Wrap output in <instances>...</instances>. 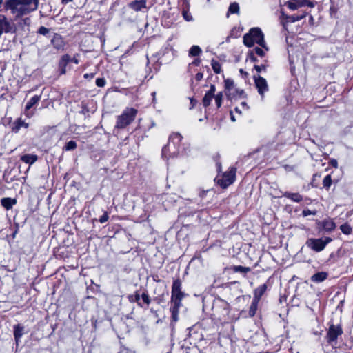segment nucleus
Returning a JSON list of instances; mask_svg holds the SVG:
<instances>
[{"instance_id":"680f3d73","label":"nucleus","mask_w":353,"mask_h":353,"mask_svg":"<svg viewBox=\"0 0 353 353\" xmlns=\"http://www.w3.org/2000/svg\"><path fill=\"white\" fill-rule=\"evenodd\" d=\"M3 0H0V6L1 5Z\"/></svg>"},{"instance_id":"a878e982","label":"nucleus","mask_w":353,"mask_h":353,"mask_svg":"<svg viewBox=\"0 0 353 353\" xmlns=\"http://www.w3.org/2000/svg\"><path fill=\"white\" fill-rule=\"evenodd\" d=\"M259 302V301H256L255 299L252 300L251 305L250 307V310H249V315L250 316L252 317V316H254L255 315L256 312L257 310Z\"/></svg>"},{"instance_id":"2eb2a0df","label":"nucleus","mask_w":353,"mask_h":353,"mask_svg":"<svg viewBox=\"0 0 353 353\" xmlns=\"http://www.w3.org/2000/svg\"><path fill=\"white\" fill-rule=\"evenodd\" d=\"M17 203L15 199L4 197L1 199V205L7 210H10Z\"/></svg>"},{"instance_id":"f3484780","label":"nucleus","mask_w":353,"mask_h":353,"mask_svg":"<svg viewBox=\"0 0 353 353\" xmlns=\"http://www.w3.org/2000/svg\"><path fill=\"white\" fill-rule=\"evenodd\" d=\"M225 83V89L226 90V95L228 97L231 98V95L233 94L232 92L234 83V81L231 79H227L224 81Z\"/></svg>"},{"instance_id":"4468645a","label":"nucleus","mask_w":353,"mask_h":353,"mask_svg":"<svg viewBox=\"0 0 353 353\" xmlns=\"http://www.w3.org/2000/svg\"><path fill=\"white\" fill-rule=\"evenodd\" d=\"M267 285L263 284L259 286L254 290V297L253 299H255L258 301H260L262 296L264 294L265 291L267 290Z\"/></svg>"},{"instance_id":"aec40b11","label":"nucleus","mask_w":353,"mask_h":353,"mask_svg":"<svg viewBox=\"0 0 353 353\" xmlns=\"http://www.w3.org/2000/svg\"><path fill=\"white\" fill-rule=\"evenodd\" d=\"M21 160L28 164H32L37 160V156L35 154H28L21 157Z\"/></svg>"},{"instance_id":"cd10ccee","label":"nucleus","mask_w":353,"mask_h":353,"mask_svg":"<svg viewBox=\"0 0 353 353\" xmlns=\"http://www.w3.org/2000/svg\"><path fill=\"white\" fill-rule=\"evenodd\" d=\"M253 52H254L257 55H259L260 57H263L265 55V52H264L263 50H262L261 48H260L259 47H256L255 48H254L253 51L251 52V56H250L251 59L254 61H256V58L254 57Z\"/></svg>"},{"instance_id":"c756f323","label":"nucleus","mask_w":353,"mask_h":353,"mask_svg":"<svg viewBox=\"0 0 353 353\" xmlns=\"http://www.w3.org/2000/svg\"><path fill=\"white\" fill-rule=\"evenodd\" d=\"M239 10V6L237 3H232L230 5L228 12L231 14L238 13Z\"/></svg>"},{"instance_id":"5fc2aeb1","label":"nucleus","mask_w":353,"mask_h":353,"mask_svg":"<svg viewBox=\"0 0 353 353\" xmlns=\"http://www.w3.org/2000/svg\"><path fill=\"white\" fill-rule=\"evenodd\" d=\"M236 93L239 95H241L243 93V90H236Z\"/></svg>"},{"instance_id":"4be33fe9","label":"nucleus","mask_w":353,"mask_h":353,"mask_svg":"<svg viewBox=\"0 0 353 353\" xmlns=\"http://www.w3.org/2000/svg\"><path fill=\"white\" fill-rule=\"evenodd\" d=\"M283 196L285 197H287V198L291 199L292 201H293L294 202H297V203L301 201L303 199L302 196L300 195L299 193H291V192H285L283 194Z\"/></svg>"},{"instance_id":"6e6552de","label":"nucleus","mask_w":353,"mask_h":353,"mask_svg":"<svg viewBox=\"0 0 353 353\" xmlns=\"http://www.w3.org/2000/svg\"><path fill=\"white\" fill-rule=\"evenodd\" d=\"M343 334L342 328L340 325H332L330 326L327 337V341L330 343H332L334 341H336L337 337Z\"/></svg>"},{"instance_id":"49530a36","label":"nucleus","mask_w":353,"mask_h":353,"mask_svg":"<svg viewBox=\"0 0 353 353\" xmlns=\"http://www.w3.org/2000/svg\"><path fill=\"white\" fill-rule=\"evenodd\" d=\"M141 299V296L138 292H136L134 294V299H133L134 301L138 302Z\"/></svg>"},{"instance_id":"c9c22d12","label":"nucleus","mask_w":353,"mask_h":353,"mask_svg":"<svg viewBox=\"0 0 353 353\" xmlns=\"http://www.w3.org/2000/svg\"><path fill=\"white\" fill-rule=\"evenodd\" d=\"M316 210L312 211V210L307 209V210H304L302 212V215L304 217L307 216L309 215H316Z\"/></svg>"},{"instance_id":"412c9836","label":"nucleus","mask_w":353,"mask_h":353,"mask_svg":"<svg viewBox=\"0 0 353 353\" xmlns=\"http://www.w3.org/2000/svg\"><path fill=\"white\" fill-rule=\"evenodd\" d=\"M327 274L326 272H321L314 274L312 277L311 280L315 283H320L326 279Z\"/></svg>"},{"instance_id":"052dcab7","label":"nucleus","mask_w":353,"mask_h":353,"mask_svg":"<svg viewBox=\"0 0 353 353\" xmlns=\"http://www.w3.org/2000/svg\"><path fill=\"white\" fill-rule=\"evenodd\" d=\"M3 32H4V30L0 29V36L2 34Z\"/></svg>"},{"instance_id":"f8f14e48","label":"nucleus","mask_w":353,"mask_h":353,"mask_svg":"<svg viewBox=\"0 0 353 353\" xmlns=\"http://www.w3.org/2000/svg\"><path fill=\"white\" fill-rule=\"evenodd\" d=\"M234 181V178H214V182L221 188L225 189Z\"/></svg>"},{"instance_id":"8fccbe9b","label":"nucleus","mask_w":353,"mask_h":353,"mask_svg":"<svg viewBox=\"0 0 353 353\" xmlns=\"http://www.w3.org/2000/svg\"><path fill=\"white\" fill-rule=\"evenodd\" d=\"M241 106L242 107V108L243 110H248V105H247V103L245 102H242L241 103Z\"/></svg>"},{"instance_id":"dca6fc26","label":"nucleus","mask_w":353,"mask_h":353,"mask_svg":"<svg viewBox=\"0 0 353 353\" xmlns=\"http://www.w3.org/2000/svg\"><path fill=\"white\" fill-rule=\"evenodd\" d=\"M146 0L134 1L130 3V7L135 11H140L146 7Z\"/></svg>"},{"instance_id":"3c124183","label":"nucleus","mask_w":353,"mask_h":353,"mask_svg":"<svg viewBox=\"0 0 353 353\" xmlns=\"http://www.w3.org/2000/svg\"><path fill=\"white\" fill-rule=\"evenodd\" d=\"M200 63V60L199 59H195L192 63V64H194V65H198Z\"/></svg>"},{"instance_id":"a19ab883","label":"nucleus","mask_w":353,"mask_h":353,"mask_svg":"<svg viewBox=\"0 0 353 353\" xmlns=\"http://www.w3.org/2000/svg\"><path fill=\"white\" fill-rule=\"evenodd\" d=\"M38 32L40 34L46 35V34H47L49 32V29L46 28V27H44V26H41V27L39 28V29L38 30Z\"/></svg>"},{"instance_id":"bf43d9fd","label":"nucleus","mask_w":353,"mask_h":353,"mask_svg":"<svg viewBox=\"0 0 353 353\" xmlns=\"http://www.w3.org/2000/svg\"><path fill=\"white\" fill-rule=\"evenodd\" d=\"M65 68H63L61 70V74H65Z\"/></svg>"},{"instance_id":"72a5a7b5","label":"nucleus","mask_w":353,"mask_h":353,"mask_svg":"<svg viewBox=\"0 0 353 353\" xmlns=\"http://www.w3.org/2000/svg\"><path fill=\"white\" fill-rule=\"evenodd\" d=\"M234 270L235 272H242V273H246V272H249L250 270V268H248V267H243V266H241V265H237V266L234 267Z\"/></svg>"},{"instance_id":"393cba45","label":"nucleus","mask_w":353,"mask_h":353,"mask_svg":"<svg viewBox=\"0 0 353 353\" xmlns=\"http://www.w3.org/2000/svg\"><path fill=\"white\" fill-rule=\"evenodd\" d=\"M23 327L20 325H17L14 327V336L17 341H18L23 335Z\"/></svg>"},{"instance_id":"603ef678","label":"nucleus","mask_w":353,"mask_h":353,"mask_svg":"<svg viewBox=\"0 0 353 353\" xmlns=\"http://www.w3.org/2000/svg\"><path fill=\"white\" fill-rule=\"evenodd\" d=\"M72 0H61V2L64 4H67L69 2L72 1Z\"/></svg>"},{"instance_id":"7c9ffc66","label":"nucleus","mask_w":353,"mask_h":353,"mask_svg":"<svg viewBox=\"0 0 353 353\" xmlns=\"http://www.w3.org/2000/svg\"><path fill=\"white\" fill-rule=\"evenodd\" d=\"M212 68L216 74H219L221 71V65L219 64V63L218 61H212Z\"/></svg>"},{"instance_id":"58836bf2","label":"nucleus","mask_w":353,"mask_h":353,"mask_svg":"<svg viewBox=\"0 0 353 353\" xmlns=\"http://www.w3.org/2000/svg\"><path fill=\"white\" fill-rule=\"evenodd\" d=\"M332 184L331 178H324L323 181V187L328 188Z\"/></svg>"},{"instance_id":"5701e85b","label":"nucleus","mask_w":353,"mask_h":353,"mask_svg":"<svg viewBox=\"0 0 353 353\" xmlns=\"http://www.w3.org/2000/svg\"><path fill=\"white\" fill-rule=\"evenodd\" d=\"M29 126L28 123L24 122L23 120H21V119H18L15 122H14V126L13 127V131L14 132H18L19 130L21 129V128L23 127L25 128H28Z\"/></svg>"},{"instance_id":"423d86ee","label":"nucleus","mask_w":353,"mask_h":353,"mask_svg":"<svg viewBox=\"0 0 353 353\" xmlns=\"http://www.w3.org/2000/svg\"><path fill=\"white\" fill-rule=\"evenodd\" d=\"M331 241L332 239L330 237H326L324 239L310 238L307 240L306 245L312 250L319 252L323 250L327 244Z\"/></svg>"},{"instance_id":"f704fd0d","label":"nucleus","mask_w":353,"mask_h":353,"mask_svg":"<svg viewBox=\"0 0 353 353\" xmlns=\"http://www.w3.org/2000/svg\"><path fill=\"white\" fill-rule=\"evenodd\" d=\"M236 176V168H230L228 172H225L223 176Z\"/></svg>"},{"instance_id":"9d476101","label":"nucleus","mask_w":353,"mask_h":353,"mask_svg":"<svg viewBox=\"0 0 353 353\" xmlns=\"http://www.w3.org/2000/svg\"><path fill=\"white\" fill-rule=\"evenodd\" d=\"M215 92V85H211L210 90L205 94L203 98V104L205 107H208L210 105L212 99L214 97Z\"/></svg>"},{"instance_id":"b1692460","label":"nucleus","mask_w":353,"mask_h":353,"mask_svg":"<svg viewBox=\"0 0 353 353\" xmlns=\"http://www.w3.org/2000/svg\"><path fill=\"white\" fill-rule=\"evenodd\" d=\"M287 6L292 10H295L300 7L305 6V2L288 1Z\"/></svg>"},{"instance_id":"473e14b6","label":"nucleus","mask_w":353,"mask_h":353,"mask_svg":"<svg viewBox=\"0 0 353 353\" xmlns=\"http://www.w3.org/2000/svg\"><path fill=\"white\" fill-rule=\"evenodd\" d=\"M340 229L342 231V232L345 234H349L352 232L351 227L350 225H348L347 224H343V225H341Z\"/></svg>"},{"instance_id":"c85d7f7f","label":"nucleus","mask_w":353,"mask_h":353,"mask_svg":"<svg viewBox=\"0 0 353 353\" xmlns=\"http://www.w3.org/2000/svg\"><path fill=\"white\" fill-rule=\"evenodd\" d=\"M223 92H220L214 95L215 103L218 108H219L222 105L223 101Z\"/></svg>"},{"instance_id":"ea45409f","label":"nucleus","mask_w":353,"mask_h":353,"mask_svg":"<svg viewBox=\"0 0 353 353\" xmlns=\"http://www.w3.org/2000/svg\"><path fill=\"white\" fill-rule=\"evenodd\" d=\"M183 16L185 20L187 21H190L192 20V17L190 12L188 11H183Z\"/></svg>"},{"instance_id":"6ab92c4d","label":"nucleus","mask_w":353,"mask_h":353,"mask_svg":"<svg viewBox=\"0 0 353 353\" xmlns=\"http://www.w3.org/2000/svg\"><path fill=\"white\" fill-rule=\"evenodd\" d=\"M321 225L323 230L330 232L336 228L334 222L332 219H325L322 221Z\"/></svg>"},{"instance_id":"0eeeda50","label":"nucleus","mask_w":353,"mask_h":353,"mask_svg":"<svg viewBox=\"0 0 353 353\" xmlns=\"http://www.w3.org/2000/svg\"><path fill=\"white\" fill-rule=\"evenodd\" d=\"M254 79L259 94L263 98L265 92L268 90V85L265 79L260 75H254Z\"/></svg>"},{"instance_id":"6e6d98bb","label":"nucleus","mask_w":353,"mask_h":353,"mask_svg":"<svg viewBox=\"0 0 353 353\" xmlns=\"http://www.w3.org/2000/svg\"><path fill=\"white\" fill-rule=\"evenodd\" d=\"M235 111L239 114L241 113V111L239 107L235 108Z\"/></svg>"},{"instance_id":"c03bdc74","label":"nucleus","mask_w":353,"mask_h":353,"mask_svg":"<svg viewBox=\"0 0 353 353\" xmlns=\"http://www.w3.org/2000/svg\"><path fill=\"white\" fill-rule=\"evenodd\" d=\"M330 165H331L332 167H334V168H336L338 167V162H337V161H336V159H330Z\"/></svg>"},{"instance_id":"7ed1b4c3","label":"nucleus","mask_w":353,"mask_h":353,"mask_svg":"<svg viewBox=\"0 0 353 353\" xmlns=\"http://www.w3.org/2000/svg\"><path fill=\"white\" fill-rule=\"evenodd\" d=\"M183 137L179 133H172L169 137V142L162 149V157L165 159L176 157L179 153V144Z\"/></svg>"},{"instance_id":"13d9d810","label":"nucleus","mask_w":353,"mask_h":353,"mask_svg":"<svg viewBox=\"0 0 353 353\" xmlns=\"http://www.w3.org/2000/svg\"><path fill=\"white\" fill-rule=\"evenodd\" d=\"M72 61L74 62V63L77 64L78 63V60L76 59H72Z\"/></svg>"},{"instance_id":"1a4fd4ad","label":"nucleus","mask_w":353,"mask_h":353,"mask_svg":"<svg viewBox=\"0 0 353 353\" xmlns=\"http://www.w3.org/2000/svg\"><path fill=\"white\" fill-rule=\"evenodd\" d=\"M41 100V95H34L26 103L25 107V114L27 117L30 118L34 115V112L29 110Z\"/></svg>"},{"instance_id":"4c0bfd02","label":"nucleus","mask_w":353,"mask_h":353,"mask_svg":"<svg viewBox=\"0 0 353 353\" xmlns=\"http://www.w3.org/2000/svg\"><path fill=\"white\" fill-rule=\"evenodd\" d=\"M96 85L98 87H103L105 85V80L103 78H98L96 79Z\"/></svg>"},{"instance_id":"2f4dec72","label":"nucleus","mask_w":353,"mask_h":353,"mask_svg":"<svg viewBox=\"0 0 353 353\" xmlns=\"http://www.w3.org/2000/svg\"><path fill=\"white\" fill-rule=\"evenodd\" d=\"M77 148V143L74 141H70L66 143V145L64 147V150L67 151L73 150Z\"/></svg>"},{"instance_id":"4d7b16f0","label":"nucleus","mask_w":353,"mask_h":353,"mask_svg":"<svg viewBox=\"0 0 353 353\" xmlns=\"http://www.w3.org/2000/svg\"><path fill=\"white\" fill-rule=\"evenodd\" d=\"M230 114H231V120H232V121H235L234 117L232 115V112H230Z\"/></svg>"},{"instance_id":"37998d69","label":"nucleus","mask_w":353,"mask_h":353,"mask_svg":"<svg viewBox=\"0 0 353 353\" xmlns=\"http://www.w3.org/2000/svg\"><path fill=\"white\" fill-rule=\"evenodd\" d=\"M254 69L258 72H261L262 70H264L265 69V66L264 65H254Z\"/></svg>"},{"instance_id":"864d4df0","label":"nucleus","mask_w":353,"mask_h":353,"mask_svg":"<svg viewBox=\"0 0 353 353\" xmlns=\"http://www.w3.org/2000/svg\"><path fill=\"white\" fill-rule=\"evenodd\" d=\"M93 77V74H91L90 75V74H84V78H85V79H88V77Z\"/></svg>"},{"instance_id":"09e8293b","label":"nucleus","mask_w":353,"mask_h":353,"mask_svg":"<svg viewBox=\"0 0 353 353\" xmlns=\"http://www.w3.org/2000/svg\"><path fill=\"white\" fill-rule=\"evenodd\" d=\"M62 60L67 63L70 61V57L68 55H65L62 57Z\"/></svg>"},{"instance_id":"f03ea898","label":"nucleus","mask_w":353,"mask_h":353,"mask_svg":"<svg viewBox=\"0 0 353 353\" xmlns=\"http://www.w3.org/2000/svg\"><path fill=\"white\" fill-rule=\"evenodd\" d=\"M185 296V293L181 290V281L179 279H175L172 286L170 299V312L172 321L174 322L179 320V308L182 306L181 302Z\"/></svg>"},{"instance_id":"79ce46f5","label":"nucleus","mask_w":353,"mask_h":353,"mask_svg":"<svg viewBox=\"0 0 353 353\" xmlns=\"http://www.w3.org/2000/svg\"><path fill=\"white\" fill-rule=\"evenodd\" d=\"M109 216L108 212H104V214L100 217L99 222L101 223H104L108 220Z\"/></svg>"},{"instance_id":"a211bd4d","label":"nucleus","mask_w":353,"mask_h":353,"mask_svg":"<svg viewBox=\"0 0 353 353\" xmlns=\"http://www.w3.org/2000/svg\"><path fill=\"white\" fill-rule=\"evenodd\" d=\"M0 29L4 30L5 32L10 31V24L4 15L0 14Z\"/></svg>"},{"instance_id":"ddd939ff","label":"nucleus","mask_w":353,"mask_h":353,"mask_svg":"<svg viewBox=\"0 0 353 353\" xmlns=\"http://www.w3.org/2000/svg\"><path fill=\"white\" fill-rule=\"evenodd\" d=\"M54 48L57 50H63L65 46L63 39L59 34H55L51 39Z\"/></svg>"},{"instance_id":"9b49d317","label":"nucleus","mask_w":353,"mask_h":353,"mask_svg":"<svg viewBox=\"0 0 353 353\" xmlns=\"http://www.w3.org/2000/svg\"><path fill=\"white\" fill-rule=\"evenodd\" d=\"M305 16L306 14L305 12L301 15L294 14L291 16L286 15L284 12H281V17L285 21L282 22L283 26H285V23L288 22H296L300 21L302 19H303Z\"/></svg>"},{"instance_id":"de8ad7c7","label":"nucleus","mask_w":353,"mask_h":353,"mask_svg":"<svg viewBox=\"0 0 353 353\" xmlns=\"http://www.w3.org/2000/svg\"><path fill=\"white\" fill-rule=\"evenodd\" d=\"M203 78V74L201 73V72H199L196 74L195 76V79L197 80V81H200L201 80V79Z\"/></svg>"},{"instance_id":"bb28decb","label":"nucleus","mask_w":353,"mask_h":353,"mask_svg":"<svg viewBox=\"0 0 353 353\" xmlns=\"http://www.w3.org/2000/svg\"><path fill=\"white\" fill-rule=\"evenodd\" d=\"M201 52L202 50L199 46H192L189 50V55L192 57L198 56Z\"/></svg>"},{"instance_id":"e433bc0d","label":"nucleus","mask_w":353,"mask_h":353,"mask_svg":"<svg viewBox=\"0 0 353 353\" xmlns=\"http://www.w3.org/2000/svg\"><path fill=\"white\" fill-rule=\"evenodd\" d=\"M141 298L142 299L143 301L147 305H149L150 303V299L148 294L143 293L141 296Z\"/></svg>"},{"instance_id":"20e7f679","label":"nucleus","mask_w":353,"mask_h":353,"mask_svg":"<svg viewBox=\"0 0 353 353\" xmlns=\"http://www.w3.org/2000/svg\"><path fill=\"white\" fill-rule=\"evenodd\" d=\"M243 43L248 47L253 46L255 43L268 50L264 41V35L259 28H252L249 32L243 36Z\"/></svg>"},{"instance_id":"39448f33","label":"nucleus","mask_w":353,"mask_h":353,"mask_svg":"<svg viewBox=\"0 0 353 353\" xmlns=\"http://www.w3.org/2000/svg\"><path fill=\"white\" fill-rule=\"evenodd\" d=\"M137 114V110L135 108H126L122 114L117 117L115 128H125L134 120Z\"/></svg>"},{"instance_id":"f257e3e1","label":"nucleus","mask_w":353,"mask_h":353,"mask_svg":"<svg viewBox=\"0 0 353 353\" xmlns=\"http://www.w3.org/2000/svg\"><path fill=\"white\" fill-rule=\"evenodd\" d=\"M39 0H8L6 7L17 17L23 16L37 10Z\"/></svg>"},{"instance_id":"a18cd8bd","label":"nucleus","mask_w":353,"mask_h":353,"mask_svg":"<svg viewBox=\"0 0 353 353\" xmlns=\"http://www.w3.org/2000/svg\"><path fill=\"white\" fill-rule=\"evenodd\" d=\"M301 2H305V6L312 8L314 7V3L311 1H309L307 0H303Z\"/></svg>"}]
</instances>
